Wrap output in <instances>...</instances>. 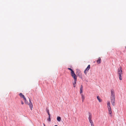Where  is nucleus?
Listing matches in <instances>:
<instances>
[{"mask_svg":"<svg viewBox=\"0 0 126 126\" xmlns=\"http://www.w3.org/2000/svg\"><path fill=\"white\" fill-rule=\"evenodd\" d=\"M115 95L114 91L111 90V91L110 100L111 103L113 106H114L115 104Z\"/></svg>","mask_w":126,"mask_h":126,"instance_id":"1","label":"nucleus"},{"mask_svg":"<svg viewBox=\"0 0 126 126\" xmlns=\"http://www.w3.org/2000/svg\"><path fill=\"white\" fill-rule=\"evenodd\" d=\"M117 74L119 76V79L120 80H122L123 73L122 68L121 66H120L117 70Z\"/></svg>","mask_w":126,"mask_h":126,"instance_id":"2","label":"nucleus"},{"mask_svg":"<svg viewBox=\"0 0 126 126\" xmlns=\"http://www.w3.org/2000/svg\"><path fill=\"white\" fill-rule=\"evenodd\" d=\"M29 101H30V103L28 104V101L26 99V100H25V103L26 104H28L29 105L31 110H32V109L33 107V105H32V102H31V101L30 100V99H29Z\"/></svg>","mask_w":126,"mask_h":126,"instance_id":"3","label":"nucleus"},{"mask_svg":"<svg viewBox=\"0 0 126 126\" xmlns=\"http://www.w3.org/2000/svg\"><path fill=\"white\" fill-rule=\"evenodd\" d=\"M71 75L74 79V80H77V76L75 73L74 72L71 73Z\"/></svg>","mask_w":126,"mask_h":126,"instance_id":"4","label":"nucleus"},{"mask_svg":"<svg viewBox=\"0 0 126 126\" xmlns=\"http://www.w3.org/2000/svg\"><path fill=\"white\" fill-rule=\"evenodd\" d=\"M90 65H89L87 66V68L84 71V73L85 74H86L87 73V72H86V71H88L90 69Z\"/></svg>","mask_w":126,"mask_h":126,"instance_id":"5","label":"nucleus"},{"mask_svg":"<svg viewBox=\"0 0 126 126\" xmlns=\"http://www.w3.org/2000/svg\"><path fill=\"white\" fill-rule=\"evenodd\" d=\"M83 87L82 85H81L80 86V94H81L83 92Z\"/></svg>","mask_w":126,"mask_h":126,"instance_id":"6","label":"nucleus"},{"mask_svg":"<svg viewBox=\"0 0 126 126\" xmlns=\"http://www.w3.org/2000/svg\"><path fill=\"white\" fill-rule=\"evenodd\" d=\"M77 73H76V74L78 76L82 74L80 71H79V70L78 71V70L77 69Z\"/></svg>","mask_w":126,"mask_h":126,"instance_id":"7","label":"nucleus"},{"mask_svg":"<svg viewBox=\"0 0 126 126\" xmlns=\"http://www.w3.org/2000/svg\"><path fill=\"white\" fill-rule=\"evenodd\" d=\"M89 120H91V118H92V115L89 112Z\"/></svg>","mask_w":126,"mask_h":126,"instance_id":"8","label":"nucleus"},{"mask_svg":"<svg viewBox=\"0 0 126 126\" xmlns=\"http://www.w3.org/2000/svg\"><path fill=\"white\" fill-rule=\"evenodd\" d=\"M108 110L109 111V113L110 114L111 116H112V115L111 114V113H112V111H111V108H110V109L109 108L108 109Z\"/></svg>","mask_w":126,"mask_h":126,"instance_id":"9","label":"nucleus"},{"mask_svg":"<svg viewBox=\"0 0 126 126\" xmlns=\"http://www.w3.org/2000/svg\"><path fill=\"white\" fill-rule=\"evenodd\" d=\"M107 107L108 109L109 108H111L110 106V101H109L107 103Z\"/></svg>","mask_w":126,"mask_h":126,"instance_id":"10","label":"nucleus"},{"mask_svg":"<svg viewBox=\"0 0 126 126\" xmlns=\"http://www.w3.org/2000/svg\"><path fill=\"white\" fill-rule=\"evenodd\" d=\"M97 62L99 64L100 63H101V59L99 57L98 60L97 61Z\"/></svg>","mask_w":126,"mask_h":126,"instance_id":"11","label":"nucleus"},{"mask_svg":"<svg viewBox=\"0 0 126 126\" xmlns=\"http://www.w3.org/2000/svg\"><path fill=\"white\" fill-rule=\"evenodd\" d=\"M81 95L82 96V102H83L85 98L84 96V95L82 94H81Z\"/></svg>","mask_w":126,"mask_h":126,"instance_id":"12","label":"nucleus"},{"mask_svg":"<svg viewBox=\"0 0 126 126\" xmlns=\"http://www.w3.org/2000/svg\"><path fill=\"white\" fill-rule=\"evenodd\" d=\"M57 120L59 122H60L61 120V118L60 117H58L57 118Z\"/></svg>","mask_w":126,"mask_h":126,"instance_id":"13","label":"nucleus"},{"mask_svg":"<svg viewBox=\"0 0 126 126\" xmlns=\"http://www.w3.org/2000/svg\"><path fill=\"white\" fill-rule=\"evenodd\" d=\"M19 95L21 97L23 98V97H24V96H25L24 95H23L22 93H20L19 94Z\"/></svg>","mask_w":126,"mask_h":126,"instance_id":"14","label":"nucleus"},{"mask_svg":"<svg viewBox=\"0 0 126 126\" xmlns=\"http://www.w3.org/2000/svg\"><path fill=\"white\" fill-rule=\"evenodd\" d=\"M77 80H74V82L73 83V85L74 87H75L76 86V82Z\"/></svg>","mask_w":126,"mask_h":126,"instance_id":"15","label":"nucleus"},{"mask_svg":"<svg viewBox=\"0 0 126 126\" xmlns=\"http://www.w3.org/2000/svg\"><path fill=\"white\" fill-rule=\"evenodd\" d=\"M67 69H68L71 71V73H73V72H74V71H73V70L70 68H67Z\"/></svg>","mask_w":126,"mask_h":126,"instance_id":"16","label":"nucleus"},{"mask_svg":"<svg viewBox=\"0 0 126 126\" xmlns=\"http://www.w3.org/2000/svg\"><path fill=\"white\" fill-rule=\"evenodd\" d=\"M97 99L98 100L99 102H100L101 101V100L100 99V97L99 96H97Z\"/></svg>","mask_w":126,"mask_h":126,"instance_id":"17","label":"nucleus"},{"mask_svg":"<svg viewBox=\"0 0 126 126\" xmlns=\"http://www.w3.org/2000/svg\"><path fill=\"white\" fill-rule=\"evenodd\" d=\"M47 121L49 122H50L51 121V119L50 118V117H48V118L47 119Z\"/></svg>","mask_w":126,"mask_h":126,"instance_id":"18","label":"nucleus"},{"mask_svg":"<svg viewBox=\"0 0 126 126\" xmlns=\"http://www.w3.org/2000/svg\"><path fill=\"white\" fill-rule=\"evenodd\" d=\"M89 121L90 123L91 124H92V123H93V121H92V120H89Z\"/></svg>","mask_w":126,"mask_h":126,"instance_id":"19","label":"nucleus"},{"mask_svg":"<svg viewBox=\"0 0 126 126\" xmlns=\"http://www.w3.org/2000/svg\"><path fill=\"white\" fill-rule=\"evenodd\" d=\"M78 76L80 78H81V79H82V74L79 76Z\"/></svg>","mask_w":126,"mask_h":126,"instance_id":"20","label":"nucleus"},{"mask_svg":"<svg viewBox=\"0 0 126 126\" xmlns=\"http://www.w3.org/2000/svg\"><path fill=\"white\" fill-rule=\"evenodd\" d=\"M46 109L47 113H48V112H49V110L47 108Z\"/></svg>","mask_w":126,"mask_h":126,"instance_id":"21","label":"nucleus"},{"mask_svg":"<svg viewBox=\"0 0 126 126\" xmlns=\"http://www.w3.org/2000/svg\"><path fill=\"white\" fill-rule=\"evenodd\" d=\"M23 99H24V100H26V98L25 97V96H24V97H23Z\"/></svg>","mask_w":126,"mask_h":126,"instance_id":"22","label":"nucleus"},{"mask_svg":"<svg viewBox=\"0 0 126 126\" xmlns=\"http://www.w3.org/2000/svg\"><path fill=\"white\" fill-rule=\"evenodd\" d=\"M21 104L22 105L23 104H24V103L23 102V101H21Z\"/></svg>","mask_w":126,"mask_h":126,"instance_id":"23","label":"nucleus"},{"mask_svg":"<svg viewBox=\"0 0 126 126\" xmlns=\"http://www.w3.org/2000/svg\"><path fill=\"white\" fill-rule=\"evenodd\" d=\"M91 126H94V125L93 123H92V124H91Z\"/></svg>","mask_w":126,"mask_h":126,"instance_id":"24","label":"nucleus"},{"mask_svg":"<svg viewBox=\"0 0 126 126\" xmlns=\"http://www.w3.org/2000/svg\"><path fill=\"white\" fill-rule=\"evenodd\" d=\"M48 117H50V114H48Z\"/></svg>","mask_w":126,"mask_h":126,"instance_id":"25","label":"nucleus"},{"mask_svg":"<svg viewBox=\"0 0 126 126\" xmlns=\"http://www.w3.org/2000/svg\"><path fill=\"white\" fill-rule=\"evenodd\" d=\"M47 113H48V114H50L49 112H48Z\"/></svg>","mask_w":126,"mask_h":126,"instance_id":"26","label":"nucleus"},{"mask_svg":"<svg viewBox=\"0 0 126 126\" xmlns=\"http://www.w3.org/2000/svg\"><path fill=\"white\" fill-rule=\"evenodd\" d=\"M54 126H58L57 125H55Z\"/></svg>","mask_w":126,"mask_h":126,"instance_id":"27","label":"nucleus"},{"mask_svg":"<svg viewBox=\"0 0 126 126\" xmlns=\"http://www.w3.org/2000/svg\"><path fill=\"white\" fill-rule=\"evenodd\" d=\"M44 126H46L45 125V124H44Z\"/></svg>","mask_w":126,"mask_h":126,"instance_id":"28","label":"nucleus"},{"mask_svg":"<svg viewBox=\"0 0 126 126\" xmlns=\"http://www.w3.org/2000/svg\"><path fill=\"white\" fill-rule=\"evenodd\" d=\"M125 47L126 48V47Z\"/></svg>","mask_w":126,"mask_h":126,"instance_id":"29","label":"nucleus"}]
</instances>
